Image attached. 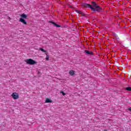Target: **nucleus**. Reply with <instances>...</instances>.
I'll use <instances>...</instances> for the list:
<instances>
[{
  "mask_svg": "<svg viewBox=\"0 0 131 131\" xmlns=\"http://www.w3.org/2000/svg\"><path fill=\"white\" fill-rule=\"evenodd\" d=\"M92 5L91 4L83 3L82 4V7L83 8H89L93 12H100L102 11V8L97 5V3L95 2H92Z\"/></svg>",
  "mask_w": 131,
  "mask_h": 131,
  "instance_id": "obj_1",
  "label": "nucleus"
},
{
  "mask_svg": "<svg viewBox=\"0 0 131 131\" xmlns=\"http://www.w3.org/2000/svg\"><path fill=\"white\" fill-rule=\"evenodd\" d=\"M25 62L28 65H35V64L37 63L36 61H35L34 60H33L31 58L26 59L25 60Z\"/></svg>",
  "mask_w": 131,
  "mask_h": 131,
  "instance_id": "obj_2",
  "label": "nucleus"
},
{
  "mask_svg": "<svg viewBox=\"0 0 131 131\" xmlns=\"http://www.w3.org/2000/svg\"><path fill=\"white\" fill-rule=\"evenodd\" d=\"M11 97L14 99V100H17V99H19V95L18 93L14 92L12 94Z\"/></svg>",
  "mask_w": 131,
  "mask_h": 131,
  "instance_id": "obj_3",
  "label": "nucleus"
},
{
  "mask_svg": "<svg viewBox=\"0 0 131 131\" xmlns=\"http://www.w3.org/2000/svg\"><path fill=\"white\" fill-rule=\"evenodd\" d=\"M19 21L20 22L23 23V24H24V25H27V22H26V20H25V19H24V18H19Z\"/></svg>",
  "mask_w": 131,
  "mask_h": 131,
  "instance_id": "obj_4",
  "label": "nucleus"
},
{
  "mask_svg": "<svg viewBox=\"0 0 131 131\" xmlns=\"http://www.w3.org/2000/svg\"><path fill=\"white\" fill-rule=\"evenodd\" d=\"M85 54H87V55H91V56H93L94 55V53L93 52H90L88 50H85Z\"/></svg>",
  "mask_w": 131,
  "mask_h": 131,
  "instance_id": "obj_5",
  "label": "nucleus"
},
{
  "mask_svg": "<svg viewBox=\"0 0 131 131\" xmlns=\"http://www.w3.org/2000/svg\"><path fill=\"white\" fill-rule=\"evenodd\" d=\"M50 23H52V24H53V25H54V26H55L56 27H61V26L56 24L54 21H50Z\"/></svg>",
  "mask_w": 131,
  "mask_h": 131,
  "instance_id": "obj_6",
  "label": "nucleus"
},
{
  "mask_svg": "<svg viewBox=\"0 0 131 131\" xmlns=\"http://www.w3.org/2000/svg\"><path fill=\"white\" fill-rule=\"evenodd\" d=\"M69 74L70 75H71V76H73L75 73H74V71L73 70H71L69 71Z\"/></svg>",
  "mask_w": 131,
  "mask_h": 131,
  "instance_id": "obj_7",
  "label": "nucleus"
},
{
  "mask_svg": "<svg viewBox=\"0 0 131 131\" xmlns=\"http://www.w3.org/2000/svg\"><path fill=\"white\" fill-rule=\"evenodd\" d=\"M52 102H53V101L49 98H46L45 101V103H52Z\"/></svg>",
  "mask_w": 131,
  "mask_h": 131,
  "instance_id": "obj_8",
  "label": "nucleus"
},
{
  "mask_svg": "<svg viewBox=\"0 0 131 131\" xmlns=\"http://www.w3.org/2000/svg\"><path fill=\"white\" fill-rule=\"evenodd\" d=\"M20 17H21V18H24V19H26V18H27V15H26V14H23L21 15H20Z\"/></svg>",
  "mask_w": 131,
  "mask_h": 131,
  "instance_id": "obj_9",
  "label": "nucleus"
},
{
  "mask_svg": "<svg viewBox=\"0 0 131 131\" xmlns=\"http://www.w3.org/2000/svg\"><path fill=\"white\" fill-rule=\"evenodd\" d=\"M39 50H40V51H41V52H43V53H47V50H45L42 48H40Z\"/></svg>",
  "mask_w": 131,
  "mask_h": 131,
  "instance_id": "obj_10",
  "label": "nucleus"
},
{
  "mask_svg": "<svg viewBox=\"0 0 131 131\" xmlns=\"http://www.w3.org/2000/svg\"><path fill=\"white\" fill-rule=\"evenodd\" d=\"M75 12H76V13H78V14H81L82 13V12H81V11H79V10H75Z\"/></svg>",
  "mask_w": 131,
  "mask_h": 131,
  "instance_id": "obj_11",
  "label": "nucleus"
},
{
  "mask_svg": "<svg viewBox=\"0 0 131 131\" xmlns=\"http://www.w3.org/2000/svg\"><path fill=\"white\" fill-rule=\"evenodd\" d=\"M126 91H128L129 92H130L131 91V88L128 86V87H127L126 88Z\"/></svg>",
  "mask_w": 131,
  "mask_h": 131,
  "instance_id": "obj_12",
  "label": "nucleus"
},
{
  "mask_svg": "<svg viewBox=\"0 0 131 131\" xmlns=\"http://www.w3.org/2000/svg\"><path fill=\"white\" fill-rule=\"evenodd\" d=\"M49 55H48V54H46V60L47 61H49Z\"/></svg>",
  "mask_w": 131,
  "mask_h": 131,
  "instance_id": "obj_13",
  "label": "nucleus"
},
{
  "mask_svg": "<svg viewBox=\"0 0 131 131\" xmlns=\"http://www.w3.org/2000/svg\"><path fill=\"white\" fill-rule=\"evenodd\" d=\"M60 94H62V96H65V95H66V94H65L63 91H61Z\"/></svg>",
  "mask_w": 131,
  "mask_h": 131,
  "instance_id": "obj_14",
  "label": "nucleus"
},
{
  "mask_svg": "<svg viewBox=\"0 0 131 131\" xmlns=\"http://www.w3.org/2000/svg\"><path fill=\"white\" fill-rule=\"evenodd\" d=\"M80 15H81V16H84L85 15V14H84V13H83V12L81 13Z\"/></svg>",
  "mask_w": 131,
  "mask_h": 131,
  "instance_id": "obj_15",
  "label": "nucleus"
},
{
  "mask_svg": "<svg viewBox=\"0 0 131 131\" xmlns=\"http://www.w3.org/2000/svg\"><path fill=\"white\" fill-rule=\"evenodd\" d=\"M38 74H39V72H38Z\"/></svg>",
  "mask_w": 131,
  "mask_h": 131,
  "instance_id": "obj_16",
  "label": "nucleus"
}]
</instances>
